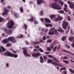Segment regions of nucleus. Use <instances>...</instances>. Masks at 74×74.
Returning a JSON list of instances; mask_svg holds the SVG:
<instances>
[{"label":"nucleus","mask_w":74,"mask_h":74,"mask_svg":"<svg viewBox=\"0 0 74 74\" xmlns=\"http://www.w3.org/2000/svg\"><path fill=\"white\" fill-rule=\"evenodd\" d=\"M15 38L13 37H10L8 38L7 39H5L3 40V42L4 43H7V42H8V40H9V41H11V42H13V43H14L16 42V40H15Z\"/></svg>","instance_id":"f257e3e1"},{"label":"nucleus","mask_w":74,"mask_h":74,"mask_svg":"<svg viewBox=\"0 0 74 74\" xmlns=\"http://www.w3.org/2000/svg\"><path fill=\"white\" fill-rule=\"evenodd\" d=\"M51 7L54 9H56L59 10H62V8L60 7L59 5L57 4L56 3L52 4L51 5Z\"/></svg>","instance_id":"f03ea898"},{"label":"nucleus","mask_w":74,"mask_h":74,"mask_svg":"<svg viewBox=\"0 0 74 74\" xmlns=\"http://www.w3.org/2000/svg\"><path fill=\"white\" fill-rule=\"evenodd\" d=\"M2 29L4 32H5V33L7 34L11 35L12 33V31L11 29L7 30L6 28L5 27H3Z\"/></svg>","instance_id":"7ed1b4c3"},{"label":"nucleus","mask_w":74,"mask_h":74,"mask_svg":"<svg viewBox=\"0 0 74 74\" xmlns=\"http://www.w3.org/2000/svg\"><path fill=\"white\" fill-rule=\"evenodd\" d=\"M5 55V56H11V57H14V58H16L18 56V55L12 53L10 52H6Z\"/></svg>","instance_id":"20e7f679"},{"label":"nucleus","mask_w":74,"mask_h":74,"mask_svg":"<svg viewBox=\"0 0 74 74\" xmlns=\"http://www.w3.org/2000/svg\"><path fill=\"white\" fill-rule=\"evenodd\" d=\"M15 23L14 21H12L10 20L8 23L7 25V27L8 28H9V29H11L13 26V25H14Z\"/></svg>","instance_id":"39448f33"},{"label":"nucleus","mask_w":74,"mask_h":74,"mask_svg":"<svg viewBox=\"0 0 74 74\" xmlns=\"http://www.w3.org/2000/svg\"><path fill=\"white\" fill-rule=\"evenodd\" d=\"M62 27L64 29H66V26L69 25V23L66 21H64L62 23Z\"/></svg>","instance_id":"423d86ee"},{"label":"nucleus","mask_w":74,"mask_h":74,"mask_svg":"<svg viewBox=\"0 0 74 74\" xmlns=\"http://www.w3.org/2000/svg\"><path fill=\"white\" fill-rule=\"evenodd\" d=\"M23 50H24L23 52V53L25 56H29V57H31V55L27 53V51L26 50L25 48H23Z\"/></svg>","instance_id":"0eeeda50"},{"label":"nucleus","mask_w":74,"mask_h":74,"mask_svg":"<svg viewBox=\"0 0 74 74\" xmlns=\"http://www.w3.org/2000/svg\"><path fill=\"white\" fill-rule=\"evenodd\" d=\"M68 1L67 2L68 4L69 5V7L71 8H74V4L73 2H71L69 0H68Z\"/></svg>","instance_id":"6e6552de"},{"label":"nucleus","mask_w":74,"mask_h":74,"mask_svg":"<svg viewBox=\"0 0 74 74\" xmlns=\"http://www.w3.org/2000/svg\"><path fill=\"white\" fill-rule=\"evenodd\" d=\"M4 11V12L3 13L2 15L5 17V15L8 14V12H9L10 11L7 9H5Z\"/></svg>","instance_id":"1a4fd4ad"},{"label":"nucleus","mask_w":74,"mask_h":74,"mask_svg":"<svg viewBox=\"0 0 74 74\" xmlns=\"http://www.w3.org/2000/svg\"><path fill=\"white\" fill-rule=\"evenodd\" d=\"M53 65H54L55 66H60V67H63V66L59 64V63H56L55 62H53L51 63Z\"/></svg>","instance_id":"9d476101"},{"label":"nucleus","mask_w":74,"mask_h":74,"mask_svg":"<svg viewBox=\"0 0 74 74\" xmlns=\"http://www.w3.org/2000/svg\"><path fill=\"white\" fill-rule=\"evenodd\" d=\"M45 21L46 22V23H51V20L49 19L48 18H44Z\"/></svg>","instance_id":"9b49d317"},{"label":"nucleus","mask_w":74,"mask_h":74,"mask_svg":"<svg viewBox=\"0 0 74 74\" xmlns=\"http://www.w3.org/2000/svg\"><path fill=\"white\" fill-rule=\"evenodd\" d=\"M6 50V49L4 48V47L3 46H0V52H3V51H5Z\"/></svg>","instance_id":"f8f14e48"},{"label":"nucleus","mask_w":74,"mask_h":74,"mask_svg":"<svg viewBox=\"0 0 74 74\" xmlns=\"http://www.w3.org/2000/svg\"><path fill=\"white\" fill-rule=\"evenodd\" d=\"M64 10L65 11H66V12H68L69 11V10H67V9L68 10V9H67V5L66 4H65L64 5Z\"/></svg>","instance_id":"ddd939ff"},{"label":"nucleus","mask_w":74,"mask_h":74,"mask_svg":"<svg viewBox=\"0 0 74 74\" xmlns=\"http://www.w3.org/2000/svg\"><path fill=\"white\" fill-rule=\"evenodd\" d=\"M46 27H52L53 25L51 24H45Z\"/></svg>","instance_id":"4468645a"},{"label":"nucleus","mask_w":74,"mask_h":74,"mask_svg":"<svg viewBox=\"0 0 74 74\" xmlns=\"http://www.w3.org/2000/svg\"><path fill=\"white\" fill-rule=\"evenodd\" d=\"M35 48H38L39 51H40L41 52H44V51L42 50L41 48H39V46H36L35 47Z\"/></svg>","instance_id":"2eb2a0df"},{"label":"nucleus","mask_w":74,"mask_h":74,"mask_svg":"<svg viewBox=\"0 0 74 74\" xmlns=\"http://www.w3.org/2000/svg\"><path fill=\"white\" fill-rule=\"evenodd\" d=\"M62 51H63V52H66V53H69V54H71V55H74V54H73V53H72L71 52H69L68 51H67L66 50L62 49Z\"/></svg>","instance_id":"dca6fc26"},{"label":"nucleus","mask_w":74,"mask_h":74,"mask_svg":"<svg viewBox=\"0 0 74 74\" xmlns=\"http://www.w3.org/2000/svg\"><path fill=\"white\" fill-rule=\"evenodd\" d=\"M37 4H38V5H39L40 4H41L42 3V1L41 0H37Z\"/></svg>","instance_id":"f3484780"},{"label":"nucleus","mask_w":74,"mask_h":74,"mask_svg":"<svg viewBox=\"0 0 74 74\" xmlns=\"http://www.w3.org/2000/svg\"><path fill=\"white\" fill-rule=\"evenodd\" d=\"M32 56H33V57H38L39 55H40V54H32Z\"/></svg>","instance_id":"a211bd4d"},{"label":"nucleus","mask_w":74,"mask_h":74,"mask_svg":"<svg viewBox=\"0 0 74 74\" xmlns=\"http://www.w3.org/2000/svg\"><path fill=\"white\" fill-rule=\"evenodd\" d=\"M58 31L60 32H61V33H63V32H64V30H63L60 27H59V28L58 30Z\"/></svg>","instance_id":"6ab92c4d"},{"label":"nucleus","mask_w":74,"mask_h":74,"mask_svg":"<svg viewBox=\"0 0 74 74\" xmlns=\"http://www.w3.org/2000/svg\"><path fill=\"white\" fill-rule=\"evenodd\" d=\"M58 18L59 21H62L63 19V17L59 15H58Z\"/></svg>","instance_id":"aec40b11"},{"label":"nucleus","mask_w":74,"mask_h":74,"mask_svg":"<svg viewBox=\"0 0 74 74\" xmlns=\"http://www.w3.org/2000/svg\"><path fill=\"white\" fill-rule=\"evenodd\" d=\"M55 17H56V16L55 14L51 15L50 16H49V18H50L51 19H52V18H55Z\"/></svg>","instance_id":"412c9836"},{"label":"nucleus","mask_w":74,"mask_h":74,"mask_svg":"<svg viewBox=\"0 0 74 74\" xmlns=\"http://www.w3.org/2000/svg\"><path fill=\"white\" fill-rule=\"evenodd\" d=\"M69 41H73V39H74V37L70 36L69 38Z\"/></svg>","instance_id":"4be33fe9"},{"label":"nucleus","mask_w":74,"mask_h":74,"mask_svg":"<svg viewBox=\"0 0 74 74\" xmlns=\"http://www.w3.org/2000/svg\"><path fill=\"white\" fill-rule=\"evenodd\" d=\"M40 61L41 63H44V60H43L42 58V57H40Z\"/></svg>","instance_id":"5701e85b"},{"label":"nucleus","mask_w":74,"mask_h":74,"mask_svg":"<svg viewBox=\"0 0 74 74\" xmlns=\"http://www.w3.org/2000/svg\"><path fill=\"white\" fill-rule=\"evenodd\" d=\"M53 62V60H52L49 59L47 60V62L48 63H52Z\"/></svg>","instance_id":"b1692460"},{"label":"nucleus","mask_w":74,"mask_h":74,"mask_svg":"<svg viewBox=\"0 0 74 74\" xmlns=\"http://www.w3.org/2000/svg\"><path fill=\"white\" fill-rule=\"evenodd\" d=\"M48 29H41V31H43L45 32H48Z\"/></svg>","instance_id":"393cba45"},{"label":"nucleus","mask_w":74,"mask_h":74,"mask_svg":"<svg viewBox=\"0 0 74 74\" xmlns=\"http://www.w3.org/2000/svg\"><path fill=\"white\" fill-rule=\"evenodd\" d=\"M48 34L49 35H52V34H53V32H52L51 31H49V32L48 33Z\"/></svg>","instance_id":"a878e982"},{"label":"nucleus","mask_w":74,"mask_h":74,"mask_svg":"<svg viewBox=\"0 0 74 74\" xmlns=\"http://www.w3.org/2000/svg\"><path fill=\"white\" fill-rule=\"evenodd\" d=\"M27 25H26L25 24H24V26H23V28L25 29V30H26L27 29Z\"/></svg>","instance_id":"bb28decb"},{"label":"nucleus","mask_w":74,"mask_h":74,"mask_svg":"<svg viewBox=\"0 0 74 74\" xmlns=\"http://www.w3.org/2000/svg\"><path fill=\"white\" fill-rule=\"evenodd\" d=\"M53 59L54 60V61H56L57 63H59V61H58L55 57H53Z\"/></svg>","instance_id":"cd10ccee"},{"label":"nucleus","mask_w":74,"mask_h":74,"mask_svg":"<svg viewBox=\"0 0 74 74\" xmlns=\"http://www.w3.org/2000/svg\"><path fill=\"white\" fill-rule=\"evenodd\" d=\"M44 42V41L42 40H40L39 42H37L35 43L36 44H39L40 42Z\"/></svg>","instance_id":"c85d7f7f"},{"label":"nucleus","mask_w":74,"mask_h":74,"mask_svg":"<svg viewBox=\"0 0 74 74\" xmlns=\"http://www.w3.org/2000/svg\"><path fill=\"white\" fill-rule=\"evenodd\" d=\"M63 62H64V63H66V64H69V62L67 60H63Z\"/></svg>","instance_id":"c756f323"},{"label":"nucleus","mask_w":74,"mask_h":74,"mask_svg":"<svg viewBox=\"0 0 74 74\" xmlns=\"http://www.w3.org/2000/svg\"><path fill=\"white\" fill-rule=\"evenodd\" d=\"M66 39V36H64L62 38V41H64V40H65Z\"/></svg>","instance_id":"7c9ffc66"},{"label":"nucleus","mask_w":74,"mask_h":74,"mask_svg":"<svg viewBox=\"0 0 74 74\" xmlns=\"http://www.w3.org/2000/svg\"><path fill=\"white\" fill-rule=\"evenodd\" d=\"M45 61L46 62L47 61V57L46 56H44L43 57Z\"/></svg>","instance_id":"2f4dec72"},{"label":"nucleus","mask_w":74,"mask_h":74,"mask_svg":"<svg viewBox=\"0 0 74 74\" xmlns=\"http://www.w3.org/2000/svg\"><path fill=\"white\" fill-rule=\"evenodd\" d=\"M59 21V20L58 17L54 18V21H55V22H57V21Z\"/></svg>","instance_id":"473e14b6"},{"label":"nucleus","mask_w":74,"mask_h":74,"mask_svg":"<svg viewBox=\"0 0 74 74\" xmlns=\"http://www.w3.org/2000/svg\"><path fill=\"white\" fill-rule=\"evenodd\" d=\"M59 2L60 4H61L62 5H63L64 4V2L62 1H61V0L59 1Z\"/></svg>","instance_id":"72a5a7b5"},{"label":"nucleus","mask_w":74,"mask_h":74,"mask_svg":"<svg viewBox=\"0 0 74 74\" xmlns=\"http://www.w3.org/2000/svg\"><path fill=\"white\" fill-rule=\"evenodd\" d=\"M53 32V34H57V30L56 29H55V30Z\"/></svg>","instance_id":"f704fd0d"},{"label":"nucleus","mask_w":74,"mask_h":74,"mask_svg":"<svg viewBox=\"0 0 74 74\" xmlns=\"http://www.w3.org/2000/svg\"><path fill=\"white\" fill-rule=\"evenodd\" d=\"M57 48V46H56L54 47L53 51V52H55V51H56V50Z\"/></svg>","instance_id":"c9c22d12"},{"label":"nucleus","mask_w":74,"mask_h":74,"mask_svg":"<svg viewBox=\"0 0 74 74\" xmlns=\"http://www.w3.org/2000/svg\"><path fill=\"white\" fill-rule=\"evenodd\" d=\"M66 70V68L64 67V68H61L60 69V71H62V70Z\"/></svg>","instance_id":"e433bc0d"},{"label":"nucleus","mask_w":74,"mask_h":74,"mask_svg":"<svg viewBox=\"0 0 74 74\" xmlns=\"http://www.w3.org/2000/svg\"><path fill=\"white\" fill-rule=\"evenodd\" d=\"M69 71L71 73H74V71L72 69H69Z\"/></svg>","instance_id":"4c0bfd02"},{"label":"nucleus","mask_w":74,"mask_h":74,"mask_svg":"<svg viewBox=\"0 0 74 74\" xmlns=\"http://www.w3.org/2000/svg\"><path fill=\"white\" fill-rule=\"evenodd\" d=\"M47 42H52V40H51L49 39L47 41Z\"/></svg>","instance_id":"58836bf2"},{"label":"nucleus","mask_w":74,"mask_h":74,"mask_svg":"<svg viewBox=\"0 0 74 74\" xmlns=\"http://www.w3.org/2000/svg\"><path fill=\"white\" fill-rule=\"evenodd\" d=\"M47 50L49 51H51V48H50V47H47Z\"/></svg>","instance_id":"ea45409f"},{"label":"nucleus","mask_w":74,"mask_h":74,"mask_svg":"<svg viewBox=\"0 0 74 74\" xmlns=\"http://www.w3.org/2000/svg\"><path fill=\"white\" fill-rule=\"evenodd\" d=\"M20 10L21 12H23V10L22 7H21L20 8Z\"/></svg>","instance_id":"a19ab883"},{"label":"nucleus","mask_w":74,"mask_h":74,"mask_svg":"<svg viewBox=\"0 0 74 74\" xmlns=\"http://www.w3.org/2000/svg\"><path fill=\"white\" fill-rule=\"evenodd\" d=\"M40 15H42L43 14V12L42 11H41L40 12Z\"/></svg>","instance_id":"79ce46f5"},{"label":"nucleus","mask_w":74,"mask_h":74,"mask_svg":"<svg viewBox=\"0 0 74 74\" xmlns=\"http://www.w3.org/2000/svg\"><path fill=\"white\" fill-rule=\"evenodd\" d=\"M12 45V44H11L10 43V44H7L6 45V46L7 47H10V45Z\"/></svg>","instance_id":"37998d69"},{"label":"nucleus","mask_w":74,"mask_h":74,"mask_svg":"<svg viewBox=\"0 0 74 74\" xmlns=\"http://www.w3.org/2000/svg\"><path fill=\"white\" fill-rule=\"evenodd\" d=\"M64 12L63 10H61L60 11V14H63Z\"/></svg>","instance_id":"c03bdc74"},{"label":"nucleus","mask_w":74,"mask_h":74,"mask_svg":"<svg viewBox=\"0 0 74 74\" xmlns=\"http://www.w3.org/2000/svg\"><path fill=\"white\" fill-rule=\"evenodd\" d=\"M14 16H15L16 17H17V16H18V15L16 13H14Z\"/></svg>","instance_id":"a18cd8bd"},{"label":"nucleus","mask_w":74,"mask_h":74,"mask_svg":"<svg viewBox=\"0 0 74 74\" xmlns=\"http://www.w3.org/2000/svg\"><path fill=\"white\" fill-rule=\"evenodd\" d=\"M68 21H71V19H70V18L69 16H68Z\"/></svg>","instance_id":"49530a36"},{"label":"nucleus","mask_w":74,"mask_h":74,"mask_svg":"<svg viewBox=\"0 0 74 74\" xmlns=\"http://www.w3.org/2000/svg\"><path fill=\"white\" fill-rule=\"evenodd\" d=\"M3 21V19L0 16V22H2Z\"/></svg>","instance_id":"de8ad7c7"},{"label":"nucleus","mask_w":74,"mask_h":74,"mask_svg":"<svg viewBox=\"0 0 74 74\" xmlns=\"http://www.w3.org/2000/svg\"><path fill=\"white\" fill-rule=\"evenodd\" d=\"M46 39H47V38H46L45 36H44L43 37V40H45Z\"/></svg>","instance_id":"09e8293b"},{"label":"nucleus","mask_w":74,"mask_h":74,"mask_svg":"<svg viewBox=\"0 0 74 74\" xmlns=\"http://www.w3.org/2000/svg\"><path fill=\"white\" fill-rule=\"evenodd\" d=\"M55 29V27H53V28H52L51 29H50L49 30L50 32H51V31H52L53 30H54Z\"/></svg>","instance_id":"8fccbe9b"},{"label":"nucleus","mask_w":74,"mask_h":74,"mask_svg":"<svg viewBox=\"0 0 74 74\" xmlns=\"http://www.w3.org/2000/svg\"><path fill=\"white\" fill-rule=\"evenodd\" d=\"M34 23L35 24V25H37V24H38V22L35 21H34Z\"/></svg>","instance_id":"3c124183"},{"label":"nucleus","mask_w":74,"mask_h":74,"mask_svg":"<svg viewBox=\"0 0 74 74\" xmlns=\"http://www.w3.org/2000/svg\"><path fill=\"white\" fill-rule=\"evenodd\" d=\"M49 58H52V56L51 55H48V56Z\"/></svg>","instance_id":"603ef678"},{"label":"nucleus","mask_w":74,"mask_h":74,"mask_svg":"<svg viewBox=\"0 0 74 74\" xmlns=\"http://www.w3.org/2000/svg\"><path fill=\"white\" fill-rule=\"evenodd\" d=\"M64 59H68V58L66 56H65L64 57Z\"/></svg>","instance_id":"864d4df0"},{"label":"nucleus","mask_w":74,"mask_h":74,"mask_svg":"<svg viewBox=\"0 0 74 74\" xmlns=\"http://www.w3.org/2000/svg\"><path fill=\"white\" fill-rule=\"evenodd\" d=\"M11 50L13 53H16V51H15L12 50V49H11Z\"/></svg>","instance_id":"5fc2aeb1"},{"label":"nucleus","mask_w":74,"mask_h":74,"mask_svg":"<svg viewBox=\"0 0 74 74\" xmlns=\"http://www.w3.org/2000/svg\"><path fill=\"white\" fill-rule=\"evenodd\" d=\"M7 8H8V9H10L11 8V6H8L7 7Z\"/></svg>","instance_id":"6e6d98bb"},{"label":"nucleus","mask_w":74,"mask_h":74,"mask_svg":"<svg viewBox=\"0 0 74 74\" xmlns=\"http://www.w3.org/2000/svg\"><path fill=\"white\" fill-rule=\"evenodd\" d=\"M40 21H42V22H43L44 21V20L43 19V18H40Z\"/></svg>","instance_id":"4d7b16f0"},{"label":"nucleus","mask_w":74,"mask_h":74,"mask_svg":"<svg viewBox=\"0 0 74 74\" xmlns=\"http://www.w3.org/2000/svg\"><path fill=\"white\" fill-rule=\"evenodd\" d=\"M50 48H52V49H53V45H52L50 47Z\"/></svg>","instance_id":"13d9d810"},{"label":"nucleus","mask_w":74,"mask_h":74,"mask_svg":"<svg viewBox=\"0 0 74 74\" xmlns=\"http://www.w3.org/2000/svg\"><path fill=\"white\" fill-rule=\"evenodd\" d=\"M20 37L22 38L23 37V36L22 35H20Z\"/></svg>","instance_id":"bf43d9fd"},{"label":"nucleus","mask_w":74,"mask_h":74,"mask_svg":"<svg viewBox=\"0 0 74 74\" xmlns=\"http://www.w3.org/2000/svg\"><path fill=\"white\" fill-rule=\"evenodd\" d=\"M45 54H48L49 53L48 52H45Z\"/></svg>","instance_id":"052dcab7"},{"label":"nucleus","mask_w":74,"mask_h":74,"mask_svg":"<svg viewBox=\"0 0 74 74\" xmlns=\"http://www.w3.org/2000/svg\"><path fill=\"white\" fill-rule=\"evenodd\" d=\"M9 65V64L8 63L6 64V67H8Z\"/></svg>","instance_id":"680f3d73"},{"label":"nucleus","mask_w":74,"mask_h":74,"mask_svg":"<svg viewBox=\"0 0 74 74\" xmlns=\"http://www.w3.org/2000/svg\"><path fill=\"white\" fill-rule=\"evenodd\" d=\"M69 32V31H68L67 32V31H66L65 32V33L66 34H67L68 33V32Z\"/></svg>","instance_id":"e2e57ef3"},{"label":"nucleus","mask_w":74,"mask_h":74,"mask_svg":"<svg viewBox=\"0 0 74 74\" xmlns=\"http://www.w3.org/2000/svg\"><path fill=\"white\" fill-rule=\"evenodd\" d=\"M5 0H1V3H3L4 2V1Z\"/></svg>","instance_id":"0e129e2a"},{"label":"nucleus","mask_w":74,"mask_h":74,"mask_svg":"<svg viewBox=\"0 0 74 74\" xmlns=\"http://www.w3.org/2000/svg\"><path fill=\"white\" fill-rule=\"evenodd\" d=\"M67 48H70V46H67Z\"/></svg>","instance_id":"69168bd1"},{"label":"nucleus","mask_w":74,"mask_h":74,"mask_svg":"<svg viewBox=\"0 0 74 74\" xmlns=\"http://www.w3.org/2000/svg\"><path fill=\"white\" fill-rule=\"evenodd\" d=\"M2 36H5V34H2Z\"/></svg>","instance_id":"338daca9"},{"label":"nucleus","mask_w":74,"mask_h":74,"mask_svg":"<svg viewBox=\"0 0 74 74\" xmlns=\"http://www.w3.org/2000/svg\"><path fill=\"white\" fill-rule=\"evenodd\" d=\"M64 74H67V71H64Z\"/></svg>","instance_id":"774afa93"}]
</instances>
